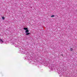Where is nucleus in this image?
<instances>
[{
  "label": "nucleus",
  "instance_id": "nucleus-1",
  "mask_svg": "<svg viewBox=\"0 0 77 77\" xmlns=\"http://www.w3.org/2000/svg\"><path fill=\"white\" fill-rule=\"evenodd\" d=\"M29 30L27 29H26V30L25 31V32L26 33H28V32H29Z\"/></svg>",
  "mask_w": 77,
  "mask_h": 77
},
{
  "label": "nucleus",
  "instance_id": "nucleus-2",
  "mask_svg": "<svg viewBox=\"0 0 77 77\" xmlns=\"http://www.w3.org/2000/svg\"><path fill=\"white\" fill-rule=\"evenodd\" d=\"M0 41H1V42H3V41L2 40V39H0Z\"/></svg>",
  "mask_w": 77,
  "mask_h": 77
},
{
  "label": "nucleus",
  "instance_id": "nucleus-3",
  "mask_svg": "<svg viewBox=\"0 0 77 77\" xmlns=\"http://www.w3.org/2000/svg\"><path fill=\"white\" fill-rule=\"evenodd\" d=\"M24 30H27V29H28V28H24Z\"/></svg>",
  "mask_w": 77,
  "mask_h": 77
},
{
  "label": "nucleus",
  "instance_id": "nucleus-4",
  "mask_svg": "<svg viewBox=\"0 0 77 77\" xmlns=\"http://www.w3.org/2000/svg\"><path fill=\"white\" fill-rule=\"evenodd\" d=\"M70 51H72V50H73V49H72V48H70Z\"/></svg>",
  "mask_w": 77,
  "mask_h": 77
},
{
  "label": "nucleus",
  "instance_id": "nucleus-5",
  "mask_svg": "<svg viewBox=\"0 0 77 77\" xmlns=\"http://www.w3.org/2000/svg\"><path fill=\"white\" fill-rule=\"evenodd\" d=\"M29 34H30V33H26V35H28Z\"/></svg>",
  "mask_w": 77,
  "mask_h": 77
},
{
  "label": "nucleus",
  "instance_id": "nucleus-6",
  "mask_svg": "<svg viewBox=\"0 0 77 77\" xmlns=\"http://www.w3.org/2000/svg\"><path fill=\"white\" fill-rule=\"evenodd\" d=\"M2 19L3 20H4L5 19V17H2Z\"/></svg>",
  "mask_w": 77,
  "mask_h": 77
},
{
  "label": "nucleus",
  "instance_id": "nucleus-7",
  "mask_svg": "<svg viewBox=\"0 0 77 77\" xmlns=\"http://www.w3.org/2000/svg\"><path fill=\"white\" fill-rule=\"evenodd\" d=\"M54 17V15H52L51 16V17Z\"/></svg>",
  "mask_w": 77,
  "mask_h": 77
}]
</instances>
